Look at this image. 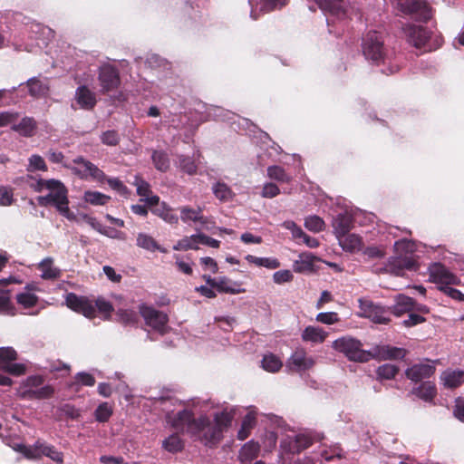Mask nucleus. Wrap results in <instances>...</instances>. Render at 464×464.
I'll return each mask as SVG.
<instances>
[{
  "label": "nucleus",
  "instance_id": "obj_1",
  "mask_svg": "<svg viewBox=\"0 0 464 464\" xmlns=\"http://www.w3.org/2000/svg\"><path fill=\"white\" fill-rule=\"evenodd\" d=\"M362 343L351 336H343L333 342L332 347L343 353L350 361L366 362L371 359H396L404 356V351L401 348L389 345H378L371 351L362 349Z\"/></svg>",
  "mask_w": 464,
  "mask_h": 464
},
{
  "label": "nucleus",
  "instance_id": "obj_2",
  "mask_svg": "<svg viewBox=\"0 0 464 464\" xmlns=\"http://www.w3.org/2000/svg\"><path fill=\"white\" fill-rule=\"evenodd\" d=\"M37 192L47 190L46 195L39 196L37 201L41 206H53L63 218L69 221L78 222L79 218L69 208L68 189L58 179H39L32 185Z\"/></svg>",
  "mask_w": 464,
  "mask_h": 464
},
{
  "label": "nucleus",
  "instance_id": "obj_3",
  "mask_svg": "<svg viewBox=\"0 0 464 464\" xmlns=\"http://www.w3.org/2000/svg\"><path fill=\"white\" fill-rule=\"evenodd\" d=\"M236 408H226L214 415V423L205 415L199 416V421L194 428L202 429V441L206 444H214L221 439L222 432L230 426L236 414Z\"/></svg>",
  "mask_w": 464,
  "mask_h": 464
},
{
  "label": "nucleus",
  "instance_id": "obj_4",
  "mask_svg": "<svg viewBox=\"0 0 464 464\" xmlns=\"http://www.w3.org/2000/svg\"><path fill=\"white\" fill-rule=\"evenodd\" d=\"M65 303L70 309L90 319L96 315V310L102 314L104 319H107L112 311L111 304L102 298L97 299L93 304L87 297L79 296L73 293L66 295Z\"/></svg>",
  "mask_w": 464,
  "mask_h": 464
},
{
  "label": "nucleus",
  "instance_id": "obj_5",
  "mask_svg": "<svg viewBox=\"0 0 464 464\" xmlns=\"http://www.w3.org/2000/svg\"><path fill=\"white\" fill-rule=\"evenodd\" d=\"M53 388L44 384L42 375L34 374L22 380L16 389V395L23 400H43L53 396Z\"/></svg>",
  "mask_w": 464,
  "mask_h": 464
},
{
  "label": "nucleus",
  "instance_id": "obj_6",
  "mask_svg": "<svg viewBox=\"0 0 464 464\" xmlns=\"http://www.w3.org/2000/svg\"><path fill=\"white\" fill-rule=\"evenodd\" d=\"M159 402L163 406V410L167 411L166 422L168 425L178 431L187 430L191 434L197 435L202 440V429L193 427L194 424L199 421V417L197 419L193 418L192 413L188 410L177 412L169 411L167 408V405L169 403L168 400H160Z\"/></svg>",
  "mask_w": 464,
  "mask_h": 464
},
{
  "label": "nucleus",
  "instance_id": "obj_7",
  "mask_svg": "<svg viewBox=\"0 0 464 464\" xmlns=\"http://www.w3.org/2000/svg\"><path fill=\"white\" fill-rule=\"evenodd\" d=\"M362 53L366 59L374 63L384 60L386 53L381 34L376 31L367 33L362 42Z\"/></svg>",
  "mask_w": 464,
  "mask_h": 464
},
{
  "label": "nucleus",
  "instance_id": "obj_8",
  "mask_svg": "<svg viewBox=\"0 0 464 464\" xmlns=\"http://www.w3.org/2000/svg\"><path fill=\"white\" fill-rule=\"evenodd\" d=\"M12 447L14 450L22 452L28 459H36L40 455H44L57 463L63 462V454L50 445L37 442L34 448H31L15 443Z\"/></svg>",
  "mask_w": 464,
  "mask_h": 464
},
{
  "label": "nucleus",
  "instance_id": "obj_9",
  "mask_svg": "<svg viewBox=\"0 0 464 464\" xmlns=\"http://www.w3.org/2000/svg\"><path fill=\"white\" fill-rule=\"evenodd\" d=\"M140 313L147 325L160 334L167 333L169 318L165 313L146 305L140 307Z\"/></svg>",
  "mask_w": 464,
  "mask_h": 464
},
{
  "label": "nucleus",
  "instance_id": "obj_10",
  "mask_svg": "<svg viewBox=\"0 0 464 464\" xmlns=\"http://www.w3.org/2000/svg\"><path fill=\"white\" fill-rule=\"evenodd\" d=\"M74 166L70 167L72 170L78 175L81 179L102 182L106 179V176L96 165L91 161L84 160L82 157L76 158L72 160Z\"/></svg>",
  "mask_w": 464,
  "mask_h": 464
},
{
  "label": "nucleus",
  "instance_id": "obj_11",
  "mask_svg": "<svg viewBox=\"0 0 464 464\" xmlns=\"http://www.w3.org/2000/svg\"><path fill=\"white\" fill-rule=\"evenodd\" d=\"M315 358L309 355L304 348L296 349L286 362V368L291 372H303L315 365Z\"/></svg>",
  "mask_w": 464,
  "mask_h": 464
},
{
  "label": "nucleus",
  "instance_id": "obj_12",
  "mask_svg": "<svg viewBox=\"0 0 464 464\" xmlns=\"http://www.w3.org/2000/svg\"><path fill=\"white\" fill-rule=\"evenodd\" d=\"M312 444V438L308 434L291 431L281 441V448L289 453H297Z\"/></svg>",
  "mask_w": 464,
  "mask_h": 464
},
{
  "label": "nucleus",
  "instance_id": "obj_13",
  "mask_svg": "<svg viewBox=\"0 0 464 464\" xmlns=\"http://www.w3.org/2000/svg\"><path fill=\"white\" fill-rule=\"evenodd\" d=\"M393 5L403 14H414L420 19L430 17L427 5L421 0H392Z\"/></svg>",
  "mask_w": 464,
  "mask_h": 464
},
{
  "label": "nucleus",
  "instance_id": "obj_14",
  "mask_svg": "<svg viewBox=\"0 0 464 464\" xmlns=\"http://www.w3.org/2000/svg\"><path fill=\"white\" fill-rule=\"evenodd\" d=\"M430 281L440 286L459 285V279L453 275L446 266L440 264H433L429 268Z\"/></svg>",
  "mask_w": 464,
  "mask_h": 464
},
{
  "label": "nucleus",
  "instance_id": "obj_15",
  "mask_svg": "<svg viewBox=\"0 0 464 464\" xmlns=\"http://www.w3.org/2000/svg\"><path fill=\"white\" fill-rule=\"evenodd\" d=\"M417 263L412 256L396 255L391 257L385 266L387 272L395 276H402L404 270H415Z\"/></svg>",
  "mask_w": 464,
  "mask_h": 464
},
{
  "label": "nucleus",
  "instance_id": "obj_16",
  "mask_svg": "<svg viewBox=\"0 0 464 464\" xmlns=\"http://www.w3.org/2000/svg\"><path fill=\"white\" fill-rule=\"evenodd\" d=\"M97 100L95 93L87 86H79L74 94V100L72 103L73 110L82 109L90 111L96 105Z\"/></svg>",
  "mask_w": 464,
  "mask_h": 464
},
{
  "label": "nucleus",
  "instance_id": "obj_17",
  "mask_svg": "<svg viewBox=\"0 0 464 464\" xmlns=\"http://www.w3.org/2000/svg\"><path fill=\"white\" fill-rule=\"evenodd\" d=\"M361 315L371 319L375 324H387L390 319L386 316L383 307L374 304L369 300H359Z\"/></svg>",
  "mask_w": 464,
  "mask_h": 464
},
{
  "label": "nucleus",
  "instance_id": "obj_18",
  "mask_svg": "<svg viewBox=\"0 0 464 464\" xmlns=\"http://www.w3.org/2000/svg\"><path fill=\"white\" fill-rule=\"evenodd\" d=\"M13 283L21 284V280L14 276L0 279V313L9 315L15 314V308L10 300V293L6 289L7 285Z\"/></svg>",
  "mask_w": 464,
  "mask_h": 464
},
{
  "label": "nucleus",
  "instance_id": "obj_19",
  "mask_svg": "<svg viewBox=\"0 0 464 464\" xmlns=\"http://www.w3.org/2000/svg\"><path fill=\"white\" fill-rule=\"evenodd\" d=\"M99 81L103 92L114 90L120 84L119 72L111 65H103L100 68Z\"/></svg>",
  "mask_w": 464,
  "mask_h": 464
},
{
  "label": "nucleus",
  "instance_id": "obj_20",
  "mask_svg": "<svg viewBox=\"0 0 464 464\" xmlns=\"http://www.w3.org/2000/svg\"><path fill=\"white\" fill-rule=\"evenodd\" d=\"M435 372V366L430 362L416 363L406 370V376L413 381L420 382L430 378Z\"/></svg>",
  "mask_w": 464,
  "mask_h": 464
},
{
  "label": "nucleus",
  "instance_id": "obj_21",
  "mask_svg": "<svg viewBox=\"0 0 464 464\" xmlns=\"http://www.w3.org/2000/svg\"><path fill=\"white\" fill-rule=\"evenodd\" d=\"M405 34L409 43L417 48L423 47L430 38V33L426 29L414 24L408 25L405 28Z\"/></svg>",
  "mask_w": 464,
  "mask_h": 464
},
{
  "label": "nucleus",
  "instance_id": "obj_22",
  "mask_svg": "<svg viewBox=\"0 0 464 464\" xmlns=\"http://www.w3.org/2000/svg\"><path fill=\"white\" fill-rule=\"evenodd\" d=\"M329 334L322 327L315 325H308L301 333V339L313 345L323 343L328 337Z\"/></svg>",
  "mask_w": 464,
  "mask_h": 464
},
{
  "label": "nucleus",
  "instance_id": "obj_23",
  "mask_svg": "<svg viewBox=\"0 0 464 464\" xmlns=\"http://www.w3.org/2000/svg\"><path fill=\"white\" fill-rule=\"evenodd\" d=\"M180 219L184 223L198 222L202 226V228L208 229V218L202 215L201 208H192L188 206H183L179 208Z\"/></svg>",
  "mask_w": 464,
  "mask_h": 464
},
{
  "label": "nucleus",
  "instance_id": "obj_24",
  "mask_svg": "<svg viewBox=\"0 0 464 464\" xmlns=\"http://www.w3.org/2000/svg\"><path fill=\"white\" fill-rule=\"evenodd\" d=\"M246 410H247V413L244 416L242 423H241V427L237 432V438L240 440H246L249 436L252 429L256 425V415H257V411H256V408L253 406H250Z\"/></svg>",
  "mask_w": 464,
  "mask_h": 464
},
{
  "label": "nucleus",
  "instance_id": "obj_25",
  "mask_svg": "<svg viewBox=\"0 0 464 464\" xmlns=\"http://www.w3.org/2000/svg\"><path fill=\"white\" fill-rule=\"evenodd\" d=\"M440 382L445 388L455 389L464 382V371L446 370L440 375Z\"/></svg>",
  "mask_w": 464,
  "mask_h": 464
},
{
  "label": "nucleus",
  "instance_id": "obj_26",
  "mask_svg": "<svg viewBox=\"0 0 464 464\" xmlns=\"http://www.w3.org/2000/svg\"><path fill=\"white\" fill-rule=\"evenodd\" d=\"M414 309V300L405 295H397L394 297V304L391 307L392 313L396 316H401L411 313Z\"/></svg>",
  "mask_w": 464,
  "mask_h": 464
},
{
  "label": "nucleus",
  "instance_id": "obj_27",
  "mask_svg": "<svg viewBox=\"0 0 464 464\" xmlns=\"http://www.w3.org/2000/svg\"><path fill=\"white\" fill-rule=\"evenodd\" d=\"M134 185L137 188V194L141 197V201L146 202L149 206L157 205L159 203L160 198L152 194L148 182L136 177Z\"/></svg>",
  "mask_w": 464,
  "mask_h": 464
},
{
  "label": "nucleus",
  "instance_id": "obj_28",
  "mask_svg": "<svg viewBox=\"0 0 464 464\" xmlns=\"http://www.w3.org/2000/svg\"><path fill=\"white\" fill-rule=\"evenodd\" d=\"M33 290L34 288L31 285H27L24 291L16 295V303L20 308L30 309L37 304L39 299Z\"/></svg>",
  "mask_w": 464,
  "mask_h": 464
},
{
  "label": "nucleus",
  "instance_id": "obj_29",
  "mask_svg": "<svg viewBox=\"0 0 464 464\" xmlns=\"http://www.w3.org/2000/svg\"><path fill=\"white\" fill-rule=\"evenodd\" d=\"M338 241L344 251L354 253L362 249V237L356 234H345L338 237Z\"/></svg>",
  "mask_w": 464,
  "mask_h": 464
},
{
  "label": "nucleus",
  "instance_id": "obj_30",
  "mask_svg": "<svg viewBox=\"0 0 464 464\" xmlns=\"http://www.w3.org/2000/svg\"><path fill=\"white\" fill-rule=\"evenodd\" d=\"M37 268L41 272V277L44 280H53L61 276V270L54 266L52 257L43 259Z\"/></svg>",
  "mask_w": 464,
  "mask_h": 464
},
{
  "label": "nucleus",
  "instance_id": "obj_31",
  "mask_svg": "<svg viewBox=\"0 0 464 464\" xmlns=\"http://www.w3.org/2000/svg\"><path fill=\"white\" fill-rule=\"evenodd\" d=\"M152 213L162 218L165 222L170 225H176L179 222V217L174 213L172 208H170L165 202H159L157 205H153Z\"/></svg>",
  "mask_w": 464,
  "mask_h": 464
},
{
  "label": "nucleus",
  "instance_id": "obj_32",
  "mask_svg": "<svg viewBox=\"0 0 464 464\" xmlns=\"http://www.w3.org/2000/svg\"><path fill=\"white\" fill-rule=\"evenodd\" d=\"M220 293L227 294H240L244 293L245 289L241 287V285L237 282H233L226 276L217 278V285L215 287Z\"/></svg>",
  "mask_w": 464,
  "mask_h": 464
},
{
  "label": "nucleus",
  "instance_id": "obj_33",
  "mask_svg": "<svg viewBox=\"0 0 464 464\" xmlns=\"http://www.w3.org/2000/svg\"><path fill=\"white\" fill-rule=\"evenodd\" d=\"M316 260L317 257L312 253H301L298 256V259L294 264V270L298 273L312 271Z\"/></svg>",
  "mask_w": 464,
  "mask_h": 464
},
{
  "label": "nucleus",
  "instance_id": "obj_34",
  "mask_svg": "<svg viewBox=\"0 0 464 464\" xmlns=\"http://www.w3.org/2000/svg\"><path fill=\"white\" fill-rule=\"evenodd\" d=\"M36 122L33 118L30 117H24L18 124L15 122L12 126L13 130L24 137H31L34 134Z\"/></svg>",
  "mask_w": 464,
  "mask_h": 464
},
{
  "label": "nucleus",
  "instance_id": "obj_35",
  "mask_svg": "<svg viewBox=\"0 0 464 464\" xmlns=\"http://www.w3.org/2000/svg\"><path fill=\"white\" fill-rule=\"evenodd\" d=\"M351 224L352 218L348 215L339 214L334 219L333 227L337 238L348 233Z\"/></svg>",
  "mask_w": 464,
  "mask_h": 464
},
{
  "label": "nucleus",
  "instance_id": "obj_36",
  "mask_svg": "<svg viewBox=\"0 0 464 464\" xmlns=\"http://www.w3.org/2000/svg\"><path fill=\"white\" fill-rule=\"evenodd\" d=\"M413 393L425 401H431L436 396L437 391L432 382H426L415 389Z\"/></svg>",
  "mask_w": 464,
  "mask_h": 464
},
{
  "label": "nucleus",
  "instance_id": "obj_37",
  "mask_svg": "<svg viewBox=\"0 0 464 464\" xmlns=\"http://www.w3.org/2000/svg\"><path fill=\"white\" fill-rule=\"evenodd\" d=\"M27 85L30 94L34 97H43L47 94L49 90V86L45 82L36 78L28 80Z\"/></svg>",
  "mask_w": 464,
  "mask_h": 464
},
{
  "label": "nucleus",
  "instance_id": "obj_38",
  "mask_svg": "<svg viewBox=\"0 0 464 464\" xmlns=\"http://www.w3.org/2000/svg\"><path fill=\"white\" fill-rule=\"evenodd\" d=\"M259 452V445L251 440L246 442L240 450L239 459L242 462L250 461L257 457Z\"/></svg>",
  "mask_w": 464,
  "mask_h": 464
},
{
  "label": "nucleus",
  "instance_id": "obj_39",
  "mask_svg": "<svg viewBox=\"0 0 464 464\" xmlns=\"http://www.w3.org/2000/svg\"><path fill=\"white\" fill-rule=\"evenodd\" d=\"M110 198L109 196L99 191L86 190L83 194L84 202L92 206H104Z\"/></svg>",
  "mask_w": 464,
  "mask_h": 464
},
{
  "label": "nucleus",
  "instance_id": "obj_40",
  "mask_svg": "<svg viewBox=\"0 0 464 464\" xmlns=\"http://www.w3.org/2000/svg\"><path fill=\"white\" fill-rule=\"evenodd\" d=\"M198 234L185 237L179 239L174 246L173 249L177 251H186L188 249H198Z\"/></svg>",
  "mask_w": 464,
  "mask_h": 464
},
{
  "label": "nucleus",
  "instance_id": "obj_41",
  "mask_svg": "<svg viewBox=\"0 0 464 464\" xmlns=\"http://www.w3.org/2000/svg\"><path fill=\"white\" fill-rule=\"evenodd\" d=\"M261 365L266 372H276L282 368L283 362L276 355L273 353H266L263 357Z\"/></svg>",
  "mask_w": 464,
  "mask_h": 464
},
{
  "label": "nucleus",
  "instance_id": "obj_42",
  "mask_svg": "<svg viewBox=\"0 0 464 464\" xmlns=\"http://www.w3.org/2000/svg\"><path fill=\"white\" fill-rule=\"evenodd\" d=\"M246 260L257 266H264L268 269H276L280 266V262L274 257H257L252 255H247Z\"/></svg>",
  "mask_w": 464,
  "mask_h": 464
},
{
  "label": "nucleus",
  "instance_id": "obj_43",
  "mask_svg": "<svg viewBox=\"0 0 464 464\" xmlns=\"http://www.w3.org/2000/svg\"><path fill=\"white\" fill-rule=\"evenodd\" d=\"M212 191L215 197L221 201H228L234 196L231 188L224 182L215 183L212 186Z\"/></svg>",
  "mask_w": 464,
  "mask_h": 464
},
{
  "label": "nucleus",
  "instance_id": "obj_44",
  "mask_svg": "<svg viewBox=\"0 0 464 464\" xmlns=\"http://www.w3.org/2000/svg\"><path fill=\"white\" fill-rule=\"evenodd\" d=\"M136 245L150 252H155L157 248V241L150 235L142 232L138 233Z\"/></svg>",
  "mask_w": 464,
  "mask_h": 464
},
{
  "label": "nucleus",
  "instance_id": "obj_45",
  "mask_svg": "<svg viewBox=\"0 0 464 464\" xmlns=\"http://www.w3.org/2000/svg\"><path fill=\"white\" fill-rule=\"evenodd\" d=\"M309 2H314V5H310L309 9L314 11L316 7L320 8L323 11L327 12H335L340 7L341 0H308Z\"/></svg>",
  "mask_w": 464,
  "mask_h": 464
},
{
  "label": "nucleus",
  "instance_id": "obj_46",
  "mask_svg": "<svg viewBox=\"0 0 464 464\" xmlns=\"http://www.w3.org/2000/svg\"><path fill=\"white\" fill-rule=\"evenodd\" d=\"M162 447L167 451L175 453L183 449V442L178 434H172L162 441Z\"/></svg>",
  "mask_w": 464,
  "mask_h": 464
},
{
  "label": "nucleus",
  "instance_id": "obj_47",
  "mask_svg": "<svg viewBox=\"0 0 464 464\" xmlns=\"http://www.w3.org/2000/svg\"><path fill=\"white\" fill-rule=\"evenodd\" d=\"M395 254L402 256H411L416 250V245L410 240H399L394 244Z\"/></svg>",
  "mask_w": 464,
  "mask_h": 464
},
{
  "label": "nucleus",
  "instance_id": "obj_48",
  "mask_svg": "<svg viewBox=\"0 0 464 464\" xmlns=\"http://www.w3.org/2000/svg\"><path fill=\"white\" fill-rule=\"evenodd\" d=\"M304 227L311 232L319 233L324 229V221L318 216L312 215L304 218Z\"/></svg>",
  "mask_w": 464,
  "mask_h": 464
},
{
  "label": "nucleus",
  "instance_id": "obj_49",
  "mask_svg": "<svg viewBox=\"0 0 464 464\" xmlns=\"http://www.w3.org/2000/svg\"><path fill=\"white\" fill-rule=\"evenodd\" d=\"M17 359V353L13 347H0V368L5 369V366L12 363Z\"/></svg>",
  "mask_w": 464,
  "mask_h": 464
},
{
  "label": "nucleus",
  "instance_id": "obj_50",
  "mask_svg": "<svg viewBox=\"0 0 464 464\" xmlns=\"http://www.w3.org/2000/svg\"><path fill=\"white\" fill-rule=\"evenodd\" d=\"M151 158L158 170L166 171L169 168V160L165 152L153 151Z\"/></svg>",
  "mask_w": 464,
  "mask_h": 464
},
{
  "label": "nucleus",
  "instance_id": "obj_51",
  "mask_svg": "<svg viewBox=\"0 0 464 464\" xmlns=\"http://www.w3.org/2000/svg\"><path fill=\"white\" fill-rule=\"evenodd\" d=\"M399 372V368L393 364L386 363L378 367L376 373L379 379H393Z\"/></svg>",
  "mask_w": 464,
  "mask_h": 464
},
{
  "label": "nucleus",
  "instance_id": "obj_52",
  "mask_svg": "<svg viewBox=\"0 0 464 464\" xmlns=\"http://www.w3.org/2000/svg\"><path fill=\"white\" fill-rule=\"evenodd\" d=\"M95 384L94 377L88 372H78L75 376V382L71 384L72 389L78 391L79 385L93 386Z\"/></svg>",
  "mask_w": 464,
  "mask_h": 464
},
{
  "label": "nucleus",
  "instance_id": "obj_53",
  "mask_svg": "<svg viewBox=\"0 0 464 464\" xmlns=\"http://www.w3.org/2000/svg\"><path fill=\"white\" fill-rule=\"evenodd\" d=\"M267 176L276 179L282 183H288L291 180L290 176H288L283 168L279 166H271L267 169Z\"/></svg>",
  "mask_w": 464,
  "mask_h": 464
},
{
  "label": "nucleus",
  "instance_id": "obj_54",
  "mask_svg": "<svg viewBox=\"0 0 464 464\" xmlns=\"http://www.w3.org/2000/svg\"><path fill=\"white\" fill-rule=\"evenodd\" d=\"M179 167L188 175H193L197 172V165L195 161L189 157L180 156L178 161Z\"/></svg>",
  "mask_w": 464,
  "mask_h": 464
},
{
  "label": "nucleus",
  "instance_id": "obj_55",
  "mask_svg": "<svg viewBox=\"0 0 464 464\" xmlns=\"http://www.w3.org/2000/svg\"><path fill=\"white\" fill-rule=\"evenodd\" d=\"M315 321L320 324L331 325L338 323L340 318L338 314L335 312H323L316 315Z\"/></svg>",
  "mask_w": 464,
  "mask_h": 464
},
{
  "label": "nucleus",
  "instance_id": "obj_56",
  "mask_svg": "<svg viewBox=\"0 0 464 464\" xmlns=\"http://www.w3.org/2000/svg\"><path fill=\"white\" fill-rule=\"evenodd\" d=\"M29 164L27 167L28 171H34V170H46L47 166L44 160V159L39 155H32L29 160Z\"/></svg>",
  "mask_w": 464,
  "mask_h": 464
},
{
  "label": "nucleus",
  "instance_id": "obj_57",
  "mask_svg": "<svg viewBox=\"0 0 464 464\" xmlns=\"http://www.w3.org/2000/svg\"><path fill=\"white\" fill-rule=\"evenodd\" d=\"M14 202L13 189L9 187L0 186V206L8 207Z\"/></svg>",
  "mask_w": 464,
  "mask_h": 464
},
{
  "label": "nucleus",
  "instance_id": "obj_58",
  "mask_svg": "<svg viewBox=\"0 0 464 464\" xmlns=\"http://www.w3.org/2000/svg\"><path fill=\"white\" fill-rule=\"evenodd\" d=\"M287 4V0H263L261 11L268 13L276 9H281Z\"/></svg>",
  "mask_w": 464,
  "mask_h": 464
},
{
  "label": "nucleus",
  "instance_id": "obj_59",
  "mask_svg": "<svg viewBox=\"0 0 464 464\" xmlns=\"http://www.w3.org/2000/svg\"><path fill=\"white\" fill-rule=\"evenodd\" d=\"M112 413L111 407L107 403L103 402L95 411V416L99 421H106L109 420Z\"/></svg>",
  "mask_w": 464,
  "mask_h": 464
},
{
  "label": "nucleus",
  "instance_id": "obj_60",
  "mask_svg": "<svg viewBox=\"0 0 464 464\" xmlns=\"http://www.w3.org/2000/svg\"><path fill=\"white\" fill-rule=\"evenodd\" d=\"M26 369L25 364L13 362L12 363L5 365L3 371L14 376H20L26 372Z\"/></svg>",
  "mask_w": 464,
  "mask_h": 464
},
{
  "label": "nucleus",
  "instance_id": "obj_61",
  "mask_svg": "<svg viewBox=\"0 0 464 464\" xmlns=\"http://www.w3.org/2000/svg\"><path fill=\"white\" fill-rule=\"evenodd\" d=\"M18 113L14 111L0 112V127L13 126L17 121Z\"/></svg>",
  "mask_w": 464,
  "mask_h": 464
},
{
  "label": "nucleus",
  "instance_id": "obj_62",
  "mask_svg": "<svg viewBox=\"0 0 464 464\" xmlns=\"http://www.w3.org/2000/svg\"><path fill=\"white\" fill-rule=\"evenodd\" d=\"M101 140L108 146H115L119 143L120 137L115 130H107L102 134Z\"/></svg>",
  "mask_w": 464,
  "mask_h": 464
},
{
  "label": "nucleus",
  "instance_id": "obj_63",
  "mask_svg": "<svg viewBox=\"0 0 464 464\" xmlns=\"http://www.w3.org/2000/svg\"><path fill=\"white\" fill-rule=\"evenodd\" d=\"M280 193L279 188L274 183H266L262 189V197L272 198L276 197Z\"/></svg>",
  "mask_w": 464,
  "mask_h": 464
},
{
  "label": "nucleus",
  "instance_id": "obj_64",
  "mask_svg": "<svg viewBox=\"0 0 464 464\" xmlns=\"http://www.w3.org/2000/svg\"><path fill=\"white\" fill-rule=\"evenodd\" d=\"M453 408V415L461 422H464V399L459 397L455 400Z\"/></svg>",
  "mask_w": 464,
  "mask_h": 464
}]
</instances>
